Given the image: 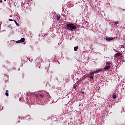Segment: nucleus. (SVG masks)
Returning a JSON list of instances; mask_svg holds the SVG:
<instances>
[{
    "label": "nucleus",
    "mask_w": 125,
    "mask_h": 125,
    "mask_svg": "<svg viewBox=\"0 0 125 125\" xmlns=\"http://www.w3.org/2000/svg\"><path fill=\"white\" fill-rule=\"evenodd\" d=\"M66 28L68 29V31H74L75 29H77V27L74 25V24L73 23L67 24Z\"/></svg>",
    "instance_id": "1"
},
{
    "label": "nucleus",
    "mask_w": 125,
    "mask_h": 125,
    "mask_svg": "<svg viewBox=\"0 0 125 125\" xmlns=\"http://www.w3.org/2000/svg\"><path fill=\"white\" fill-rule=\"evenodd\" d=\"M105 40L106 41H112V40H114V37H106Z\"/></svg>",
    "instance_id": "2"
},
{
    "label": "nucleus",
    "mask_w": 125,
    "mask_h": 125,
    "mask_svg": "<svg viewBox=\"0 0 125 125\" xmlns=\"http://www.w3.org/2000/svg\"><path fill=\"white\" fill-rule=\"evenodd\" d=\"M106 66H110L111 67L112 66V63L109 62H107L106 64Z\"/></svg>",
    "instance_id": "3"
},
{
    "label": "nucleus",
    "mask_w": 125,
    "mask_h": 125,
    "mask_svg": "<svg viewBox=\"0 0 125 125\" xmlns=\"http://www.w3.org/2000/svg\"><path fill=\"white\" fill-rule=\"evenodd\" d=\"M104 69V70H109L111 69V66L107 65Z\"/></svg>",
    "instance_id": "4"
},
{
    "label": "nucleus",
    "mask_w": 125,
    "mask_h": 125,
    "mask_svg": "<svg viewBox=\"0 0 125 125\" xmlns=\"http://www.w3.org/2000/svg\"><path fill=\"white\" fill-rule=\"evenodd\" d=\"M100 72H101V70L100 69H98V70L94 71V73L95 74H98V73H100Z\"/></svg>",
    "instance_id": "5"
},
{
    "label": "nucleus",
    "mask_w": 125,
    "mask_h": 125,
    "mask_svg": "<svg viewBox=\"0 0 125 125\" xmlns=\"http://www.w3.org/2000/svg\"><path fill=\"white\" fill-rule=\"evenodd\" d=\"M20 41H21V42H24L25 41V38H22L20 40Z\"/></svg>",
    "instance_id": "6"
},
{
    "label": "nucleus",
    "mask_w": 125,
    "mask_h": 125,
    "mask_svg": "<svg viewBox=\"0 0 125 125\" xmlns=\"http://www.w3.org/2000/svg\"><path fill=\"white\" fill-rule=\"evenodd\" d=\"M120 55H121V53H116L115 55V57H118V56H120Z\"/></svg>",
    "instance_id": "7"
},
{
    "label": "nucleus",
    "mask_w": 125,
    "mask_h": 125,
    "mask_svg": "<svg viewBox=\"0 0 125 125\" xmlns=\"http://www.w3.org/2000/svg\"><path fill=\"white\" fill-rule=\"evenodd\" d=\"M78 48H79V46H78L74 47V51H77V50H78Z\"/></svg>",
    "instance_id": "8"
},
{
    "label": "nucleus",
    "mask_w": 125,
    "mask_h": 125,
    "mask_svg": "<svg viewBox=\"0 0 125 125\" xmlns=\"http://www.w3.org/2000/svg\"><path fill=\"white\" fill-rule=\"evenodd\" d=\"M14 22L15 23V24H16V26H17V27H19V24H18V23H17V22H16V20H14Z\"/></svg>",
    "instance_id": "9"
},
{
    "label": "nucleus",
    "mask_w": 125,
    "mask_h": 125,
    "mask_svg": "<svg viewBox=\"0 0 125 125\" xmlns=\"http://www.w3.org/2000/svg\"><path fill=\"white\" fill-rule=\"evenodd\" d=\"M112 98H113V99H116V98H117V96H116V94H113V95L112 96Z\"/></svg>",
    "instance_id": "10"
},
{
    "label": "nucleus",
    "mask_w": 125,
    "mask_h": 125,
    "mask_svg": "<svg viewBox=\"0 0 125 125\" xmlns=\"http://www.w3.org/2000/svg\"><path fill=\"white\" fill-rule=\"evenodd\" d=\"M90 79L91 81H92V80H93V76L92 75H90Z\"/></svg>",
    "instance_id": "11"
},
{
    "label": "nucleus",
    "mask_w": 125,
    "mask_h": 125,
    "mask_svg": "<svg viewBox=\"0 0 125 125\" xmlns=\"http://www.w3.org/2000/svg\"><path fill=\"white\" fill-rule=\"evenodd\" d=\"M77 87H78V86L77 85H74L73 88L74 89H77Z\"/></svg>",
    "instance_id": "12"
},
{
    "label": "nucleus",
    "mask_w": 125,
    "mask_h": 125,
    "mask_svg": "<svg viewBox=\"0 0 125 125\" xmlns=\"http://www.w3.org/2000/svg\"><path fill=\"white\" fill-rule=\"evenodd\" d=\"M94 71L90 74V76H94Z\"/></svg>",
    "instance_id": "13"
},
{
    "label": "nucleus",
    "mask_w": 125,
    "mask_h": 125,
    "mask_svg": "<svg viewBox=\"0 0 125 125\" xmlns=\"http://www.w3.org/2000/svg\"><path fill=\"white\" fill-rule=\"evenodd\" d=\"M60 19V15L57 16V20H59Z\"/></svg>",
    "instance_id": "14"
},
{
    "label": "nucleus",
    "mask_w": 125,
    "mask_h": 125,
    "mask_svg": "<svg viewBox=\"0 0 125 125\" xmlns=\"http://www.w3.org/2000/svg\"><path fill=\"white\" fill-rule=\"evenodd\" d=\"M5 95H6V96H8V90L6 91Z\"/></svg>",
    "instance_id": "15"
},
{
    "label": "nucleus",
    "mask_w": 125,
    "mask_h": 125,
    "mask_svg": "<svg viewBox=\"0 0 125 125\" xmlns=\"http://www.w3.org/2000/svg\"><path fill=\"white\" fill-rule=\"evenodd\" d=\"M20 42H21V41H20V40L16 41L17 43H20Z\"/></svg>",
    "instance_id": "16"
},
{
    "label": "nucleus",
    "mask_w": 125,
    "mask_h": 125,
    "mask_svg": "<svg viewBox=\"0 0 125 125\" xmlns=\"http://www.w3.org/2000/svg\"><path fill=\"white\" fill-rule=\"evenodd\" d=\"M115 24H116V25H118V24H120V23L118 22V21H116L115 22Z\"/></svg>",
    "instance_id": "17"
},
{
    "label": "nucleus",
    "mask_w": 125,
    "mask_h": 125,
    "mask_svg": "<svg viewBox=\"0 0 125 125\" xmlns=\"http://www.w3.org/2000/svg\"><path fill=\"white\" fill-rule=\"evenodd\" d=\"M39 96H41V97H43V94H39Z\"/></svg>",
    "instance_id": "18"
},
{
    "label": "nucleus",
    "mask_w": 125,
    "mask_h": 125,
    "mask_svg": "<svg viewBox=\"0 0 125 125\" xmlns=\"http://www.w3.org/2000/svg\"><path fill=\"white\" fill-rule=\"evenodd\" d=\"M121 48H125V46H124V45L121 46Z\"/></svg>",
    "instance_id": "19"
},
{
    "label": "nucleus",
    "mask_w": 125,
    "mask_h": 125,
    "mask_svg": "<svg viewBox=\"0 0 125 125\" xmlns=\"http://www.w3.org/2000/svg\"><path fill=\"white\" fill-rule=\"evenodd\" d=\"M84 93V92H83V91H81V94H83Z\"/></svg>",
    "instance_id": "20"
},
{
    "label": "nucleus",
    "mask_w": 125,
    "mask_h": 125,
    "mask_svg": "<svg viewBox=\"0 0 125 125\" xmlns=\"http://www.w3.org/2000/svg\"><path fill=\"white\" fill-rule=\"evenodd\" d=\"M9 21H13V20H12V19H10L9 20Z\"/></svg>",
    "instance_id": "21"
},
{
    "label": "nucleus",
    "mask_w": 125,
    "mask_h": 125,
    "mask_svg": "<svg viewBox=\"0 0 125 125\" xmlns=\"http://www.w3.org/2000/svg\"><path fill=\"white\" fill-rule=\"evenodd\" d=\"M2 0H0V3H2Z\"/></svg>",
    "instance_id": "22"
},
{
    "label": "nucleus",
    "mask_w": 125,
    "mask_h": 125,
    "mask_svg": "<svg viewBox=\"0 0 125 125\" xmlns=\"http://www.w3.org/2000/svg\"><path fill=\"white\" fill-rule=\"evenodd\" d=\"M4 1H6V0H4Z\"/></svg>",
    "instance_id": "23"
},
{
    "label": "nucleus",
    "mask_w": 125,
    "mask_h": 125,
    "mask_svg": "<svg viewBox=\"0 0 125 125\" xmlns=\"http://www.w3.org/2000/svg\"><path fill=\"white\" fill-rule=\"evenodd\" d=\"M39 69H40V68H41V67H40V66L39 67Z\"/></svg>",
    "instance_id": "24"
}]
</instances>
